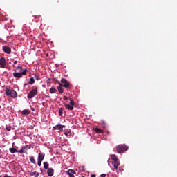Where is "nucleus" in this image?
<instances>
[{"label":"nucleus","mask_w":177,"mask_h":177,"mask_svg":"<svg viewBox=\"0 0 177 177\" xmlns=\"http://www.w3.org/2000/svg\"><path fill=\"white\" fill-rule=\"evenodd\" d=\"M94 131L96 133H103V130L99 128L94 129Z\"/></svg>","instance_id":"16"},{"label":"nucleus","mask_w":177,"mask_h":177,"mask_svg":"<svg viewBox=\"0 0 177 177\" xmlns=\"http://www.w3.org/2000/svg\"><path fill=\"white\" fill-rule=\"evenodd\" d=\"M65 135H66V136H71V131H66L65 132Z\"/></svg>","instance_id":"26"},{"label":"nucleus","mask_w":177,"mask_h":177,"mask_svg":"<svg viewBox=\"0 0 177 177\" xmlns=\"http://www.w3.org/2000/svg\"><path fill=\"white\" fill-rule=\"evenodd\" d=\"M5 92L6 96H10L11 97H13V99H16V97H17V93L12 88L6 87Z\"/></svg>","instance_id":"2"},{"label":"nucleus","mask_w":177,"mask_h":177,"mask_svg":"<svg viewBox=\"0 0 177 177\" xmlns=\"http://www.w3.org/2000/svg\"><path fill=\"white\" fill-rule=\"evenodd\" d=\"M27 71H28L27 69H23L21 66H17L12 75L15 78H21L23 75H27Z\"/></svg>","instance_id":"1"},{"label":"nucleus","mask_w":177,"mask_h":177,"mask_svg":"<svg viewBox=\"0 0 177 177\" xmlns=\"http://www.w3.org/2000/svg\"><path fill=\"white\" fill-rule=\"evenodd\" d=\"M111 160H113V161H117L119 160L118 158L115 156V154L111 155Z\"/></svg>","instance_id":"17"},{"label":"nucleus","mask_w":177,"mask_h":177,"mask_svg":"<svg viewBox=\"0 0 177 177\" xmlns=\"http://www.w3.org/2000/svg\"><path fill=\"white\" fill-rule=\"evenodd\" d=\"M64 107L67 109V110H73L74 107L68 104H64Z\"/></svg>","instance_id":"14"},{"label":"nucleus","mask_w":177,"mask_h":177,"mask_svg":"<svg viewBox=\"0 0 177 177\" xmlns=\"http://www.w3.org/2000/svg\"><path fill=\"white\" fill-rule=\"evenodd\" d=\"M50 93H56V88L52 87V88L50 89Z\"/></svg>","instance_id":"25"},{"label":"nucleus","mask_w":177,"mask_h":177,"mask_svg":"<svg viewBox=\"0 0 177 177\" xmlns=\"http://www.w3.org/2000/svg\"><path fill=\"white\" fill-rule=\"evenodd\" d=\"M6 131H11L12 127L8 126V127H7L6 128Z\"/></svg>","instance_id":"29"},{"label":"nucleus","mask_w":177,"mask_h":177,"mask_svg":"<svg viewBox=\"0 0 177 177\" xmlns=\"http://www.w3.org/2000/svg\"><path fill=\"white\" fill-rule=\"evenodd\" d=\"M22 114L24 115H28L30 114V111L25 109V110L22 111Z\"/></svg>","instance_id":"19"},{"label":"nucleus","mask_w":177,"mask_h":177,"mask_svg":"<svg viewBox=\"0 0 177 177\" xmlns=\"http://www.w3.org/2000/svg\"><path fill=\"white\" fill-rule=\"evenodd\" d=\"M127 150H128V146L125 145V144L119 145L116 147V151L119 154H121V153H125V151H127Z\"/></svg>","instance_id":"3"},{"label":"nucleus","mask_w":177,"mask_h":177,"mask_svg":"<svg viewBox=\"0 0 177 177\" xmlns=\"http://www.w3.org/2000/svg\"><path fill=\"white\" fill-rule=\"evenodd\" d=\"M61 82L62 84H59V86H63L66 89H68V88H70V82L67 81V80L62 79Z\"/></svg>","instance_id":"5"},{"label":"nucleus","mask_w":177,"mask_h":177,"mask_svg":"<svg viewBox=\"0 0 177 177\" xmlns=\"http://www.w3.org/2000/svg\"><path fill=\"white\" fill-rule=\"evenodd\" d=\"M69 100H70V104H71V106H74V104H75V103H74V100L70 98Z\"/></svg>","instance_id":"27"},{"label":"nucleus","mask_w":177,"mask_h":177,"mask_svg":"<svg viewBox=\"0 0 177 177\" xmlns=\"http://www.w3.org/2000/svg\"><path fill=\"white\" fill-rule=\"evenodd\" d=\"M0 65L1 68H6V59H5V57L0 59Z\"/></svg>","instance_id":"7"},{"label":"nucleus","mask_w":177,"mask_h":177,"mask_svg":"<svg viewBox=\"0 0 177 177\" xmlns=\"http://www.w3.org/2000/svg\"><path fill=\"white\" fill-rule=\"evenodd\" d=\"M45 158V153H39L38 154V160L40 161H44V159Z\"/></svg>","instance_id":"12"},{"label":"nucleus","mask_w":177,"mask_h":177,"mask_svg":"<svg viewBox=\"0 0 177 177\" xmlns=\"http://www.w3.org/2000/svg\"><path fill=\"white\" fill-rule=\"evenodd\" d=\"M63 128H66V126L58 124L53 127V131H58V132H62L63 131Z\"/></svg>","instance_id":"6"},{"label":"nucleus","mask_w":177,"mask_h":177,"mask_svg":"<svg viewBox=\"0 0 177 177\" xmlns=\"http://www.w3.org/2000/svg\"><path fill=\"white\" fill-rule=\"evenodd\" d=\"M47 174L48 176H53L55 174V170L52 168H48L47 170Z\"/></svg>","instance_id":"11"},{"label":"nucleus","mask_w":177,"mask_h":177,"mask_svg":"<svg viewBox=\"0 0 177 177\" xmlns=\"http://www.w3.org/2000/svg\"><path fill=\"white\" fill-rule=\"evenodd\" d=\"M44 169H49V163L47 162H44Z\"/></svg>","instance_id":"20"},{"label":"nucleus","mask_w":177,"mask_h":177,"mask_svg":"<svg viewBox=\"0 0 177 177\" xmlns=\"http://www.w3.org/2000/svg\"><path fill=\"white\" fill-rule=\"evenodd\" d=\"M16 63H17V61L14 62V64H16Z\"/></svg>","instance_id":"34"},{"label":"nucleus","mask_w":177,"mask_h":177,"mask_svg":"<svg viewBox=\"0 0 177 177\" xmlns=\"http://www.w3.org/2000/svg\"><path fill=\"white\" fill-rule=\"evenodd\" d=\"M30 175V176H34L35 175V177H38L39 176V173H37V171H31Z\"/></svg>","instance_id":"15"},{"label":"nucleus","mask_w":177,"mask_h":177,"mask_svg":"<svg viewBox=\"0 0 177 177\" xmlns=\"http://www.w3.org/2000/svg\"><path fill=\"white\" fill-rule=\"evenodd\" d=\"M27 147H28V146L22 147L21 150L17 151V153H26V151H27V150L28 149Z\"/></svg>","instance_id":"13"},{"label":"nucleus","mask_w":177,"mask_h":177,"mask_svg":"<svg viewBox=\"0 0 177 177\" xmlns=\"http://www.w3.org/2000/svg\"><path fill=\"white\" fill-rule=\"evenodd\" d=\"M100 176H101V177H106V174H102L100 175Z\"/></svg>","instance_id":"30"},{"label":"nucleus","mask_w":177,"mask_h":177,"mask_svg":"<svg viewBox=\"0 0 177 177\" xmlns=\"http://www.w3.org/2000/svg\"><path fill=\"white\" fill-rule=\"evenodd\" d=\"M35 77H37V80H38V76L37 75H35Z\"/></svg>","instance_id":"36"},{"label":"nucleus","mask_w":177,"mask_h":177,"mask_svg":"<svg viewBox=\"0 0 177 177\" xmlns=\"http://www.w3.org/2000/svg\"><path fill=\"white\" fill-rule=\"evenodd\" d=\"M38 95V89L35 88V89H32L30 91V93L28 95V99H32L35 96H37Z\"/></svg>","instance_id":"4"},{"label":"nucleus","mask_w":177,"mask_h":177,"mask_svg":"<svg viewBox=\"0 0 177 177\" xmlns=\"http://www.w3.org/2000/svg\"><path fill=\"white\" fill-rule=\"evenodd\" d=\"M35 82V80H34V77H31L30 79L29 84L32 85Z\"/></svg>","instance_id":"22"},{"label":"nucleus","mask_w":177,"mask_h":177,"mask_svg":"<svg viewBox=\"0 0 177 177\" xmlns=\"http://www.w3.org/2000/svg\"><path fill=\"white\" fill-rule=\"evenodd\" d=\"M3 50L5 53H7V55H10V53H12V49L8 46H3Z\"/></svg>","instance_id":"8"},{"label":"nucleus","mask_w":177,"mask_h":177,"mask_svg":"<svg viewBox=\"0 0 177 177\" xmlns=\"http://www.w3.org/2000/svg\"><path fill=\"white\" fill-rule=\"evenodd\" d=\"M59 117H62L63 115V108H60L59 110Z\"/></svg>","instance_id":"24"},{"label":"nucleus","mask_w":177,"mask_h":177,"mask_svg":"<svg viewBox=\"0 0 177 177\" xmlns=\"http://www.w3.org/2000/svg\"><path fill=\"white\" fill-rule=\"evenodd\" d=\"M41 164H42V160H38L37 165H39V167H41Z\"/></svg>","instance_id":"28"},{"label":"nucleus","mask_w":177,"mask_h":177,"mask_svg":"<svg viewBox=\"0 0 177 177\" xmlns=\"http://www.w3.org/2000/svg\"><path fill=\"white\" fill-rule=\"evenodd\" d=\"M30 161L32 164H35V159L34 158V156H30Z\"/></svg>","instance_id":"21"},{"label":"nucleus","mask_w":177,"mask_h":177,"mask_svg":"<svg viewBox=\"0 0 177 177\" xmlns=\"http://www.w3.org/2000/svg\"><path fill=\"white\" fill-rule=\"evenodd\" d=\"M104 128H106V124L104 122H102Z\"/></svg>","instance_id":"32"},{"label":"nucleus","mask_w":177,"mask_h":177,"mask_svg":"<svg viewBox=\"0 0 177 177\" xmlns=\"http://www.w3.org/2000/svg\"><path fill=\"white\" fill-rule=\"evenodd\" d=\"M57 89H58V92H59V93H63V88L62 87V86H59L58 87H57Z\"/></svg>","instance_id":"23"},{"label":"nucleus","mask_w":177,"mask_h":177,"mask_svg":"<svg viewBox=\"0 0 177 177\" xmlns=\"http://www.w3.org/2000/svg\"><path fill=\"white\" fill-rule=\"evenodd\" d=\"M113 165L114 168L117 171L118 169V167H120V160H113Z\"/></svg>","instance_id":"10"},{"label":"nucleus","mask_w":177,"mask_h":177,"mask_svg":"<svg viewBox=\"0 0 177 177\" xmlns=\"http://www.w3.org/2000/svg\"><path fill=\"white\" fill-rule=\"evenodd\" d=\"M91 177H96V175L92 174V175H91Z\"/></svg>","instance_id":"33"},{"label":"nucleus","mask_w":177,"mask_h":177,"mask_svg":"<svg viewBox=\"0 0 177 177\" xmlns=\"http://www.w3.org/2000/svg\"><path fill=\"white\" fill-rule=\"evenodd\" d=\"M66 174L67 175H68L70 177H75L74 176V174H77L75 172V170L74 169H68L67 171H66Z\"/></svg>","instance_id":"9"},{"label":"nucleus","mask_w":177,"mask_h":177,"mask_svg":"<svg viewBox=\"0 0 177 177\" xmlns=\"http://www.w3.org/2000/svg\"><path fill=\"white\" fill-rule=\"evenodd\" d=\"M0 158H1V155H0Z\"/></svg>","instance_id":"37"},{"label":"nucleus","mask_w":177,"mask_h":177,"mask_svg":"<svg viewBox=\"0 0 177 177\" xmlns=\"http://www.w3.org/2000/svg\"><path fill=\"white\" fill-rule=\"evenodd\" d=\"M108 164H110V159L108 160Z\"/></svg>","instance_id":"35"},{"label":"nucleus","mask_w":177,"mask_h":177,"mask_svg":"<svg viewBox=\"0 0 177 177\" xmlns=\"http://www.w3.org/2000/svg\"><path fill=\"white\" fill-rule=\"evenodd\" d=\"M67 96H64V100H67Z\"/></svg>","instance_id":"31"},{"label":"nucleus","mask_w":177,"mask_h":177,"mask_svg":"<svg viewBox=\"0 0 177 177\" xmlns=\"http://www.w3.org/2000/svg\"><path fill=\"white\" fill-rule=\"evenodd\" d=\"M10 153H12V154H15V153H17V149L16 148H10Z\"/></svg>","instance_id":"18"}]
</instances>
